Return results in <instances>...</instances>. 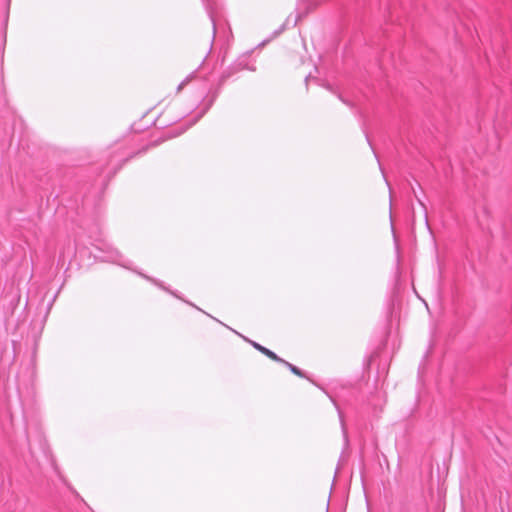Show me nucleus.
<instances>
[{"instance_id": "1", "label": "nucleus", "mask_w": 512, "mask_h": 512, "mask_svg": "<svg viewBox=\"0 0 512 512\" xmlns=\"http://www.w3.org/2000/svg\"><path fill=\"white\" fill-rule=\"evenodd\" d=\"M96 248L105 253V255L99 256L102 260L127 267V263L122 260V255L110 244L100 241Z\"/></svg>"}, {"instance_id": "5", "label": "nucleus", "mask_w": 512, "mask_h": 512, "mask_svg": "<svg viewBox=\"0 0 512 512\" xmlns=\"http://www.w3.org/2000/svg\"><path fill=\"white\" fill-rule=\"evenodd\" d=\"M75 253V246L72 243H68L67 248H63L60 251V258L64 261L66 257H69Z\"/></svg>"}, {"instance_id": "3", "label": "nucleus", "mask_w": 512, "mask_h": 512, "mask_svg": "<svg viewBox=\"0 0 512 512\" xmlns=\"http://www.w3.org/2000/svg\"><path fill=\"white\" fill-rule=\"evenodd\" d=\"M248 341L255 349H257L258 351H260L261 353H263L270 359H272L276 362L283 361L282 358H280L277 354H275L273 351L269 350L268 348L254 342V341H251V340H248Z\"/></svg>"}, {"instance_id": "2", "label": "nucleus", "mask_w": 512, "mask_h": 512, "mask_svg": "<svg viewBox=\"0 0 512 512\" xmlns=\"http://www.w3.org/2000/svg\"><path fill=\"white\" fill-rule=\"evenodd\" d=\"M202 2L204 4L206 12L212 22L213 38H214L215 34H216V16L220 9V5L215 0H202Z\"/></svg>"}, {"instance_id": "13", "label": "nucleus", "mask_w": 512, "mask_h": 512, "mask_svg": "<svg viewBox=\"0 0 512 512\" xmlns=\"http://www.w3.org/2000/svg\"><path fill=\"white\" fill-rule=\"evenodd\" d=\"M163 289L168 291V293H171V290H168L166 287H164Z\"/></svg>"}, {"instance_id": "9", "label": "nucleus", "mask_w": 512, "mask_h": 512, "mask_svg": "<svg viewBox=\"0 0 512 512\" xmlns=\"http://www.w3.org/2000/svg\"><path fill=\"white\" fill-rule=\"evenodd\" d=\"M186 81H187V80H185V81H183V82H181V83L179 84V86H178V90L182 89V87L185 85Z\"/></svg>"}, {"instance_id": "12", "label": "nucleus", "mask_w": 512, "mask_h": 512, "mask_svg": "<svg viewBox=\"0 0 512 512\" xmlns=\"http://www.w3.org/2000/svg\"><path fill=\"white\" fill-rule=\"evenodd\" d=\"M330 400H332V401H333L334 405H335V406H336V408H337V411H338V410H340V409H339V407L336 405L335 401L333 400V397H330Z\"/></svg>"}, {"instance_id": "11", "label": "nucleus", "mask_w": 512, "mask_h": 512, "mask_svg": "<svg viewBox=\"0 0 512 512\" xmlns=\"http://www.w3.org/2000/svg\"><path fill=\"white\" fill-rule=\"evenodd\" d=\"M203 94H206V95L208 96V95L210 94V89L205 90V91L202 93V95H203Z\"/></svg>"}, {"instance_id": "8", "label": "nucleus", "mask_w": 512, "mask_h": 512, "mask_svg": "<svg viewBox=\"0 0 512 512\" xmlns=\"http://www.w3.org/2000/svg\"><path fill=\"white\" fill-rule=\"evenodd\" d=\"M146 278L148 279V277H146ZM149 280H150V278H149ZM151 281H152L154 284L158 285L159 287L164 288V286H163L160 282H158L157 280H155V279H151Z\"/></svg>"}, {"instance_id": "10", "label": "nucleus", "mask_w": 512, "mask_h": 512, "mask_svg": "<svg viewBox=\"0 0 512 512\" xmlns=\"http://www.w3.org/2000/svg\"><path fill=\"white\" fill-rule=\"evenodd\" d=\"M187 128L183 129L182 131H180L179 133L177 134H174L173 137H177L178 135H180L181 133H183Z\"/></svg>"}, {"instance_id": "4", "label": "nucleus", "mask_w": 512, "mask_h": 512, "mask_svg": "<svg viewBox=\"0 0 512 512\" xmlns=\"http://www.w3.org/2000/svg\"><path fill=\"white\" fill-rule=\"evenodd\" d=\"M217 97V92L213 93L210 97V99L208 100V102L205 104V106L201 109V111L195 116V118L193 119V121L190 123V126L191 125H194L200 118H202L204 116V114L211 108V106L213 105L215 99Z\"/></svg>"}, {"instance_id": "6", "label": "nucleus", "mask_w": 512, "mask_h": 512, "mask_svg": "<svg viewBox=\"0 0 512 512\" xmlns=\"http://www.w3.org/2000/svg\"><path fill=\"white\" fill-rule=\"evenodd\" d=\"M279 363H282V364H284L286 367H288V368H289V370H290L293 374H295V375H297V376H300V377H304V373H303V372H302L298 367H296L295 365H293V364H291V363L287 362V361H286V360H284V359H283V361H279Z\"/></svg>"}, {"instance_id": "7", "label": "nucleus", "mask_w": 512, "mask_h": 512, "mask_svg": "<svg viewBox=\"0 0 512 512\" xmlns=\"http://www.w3.org/2000/svg\"><path fill=\"white\" fill-rule=\"evenodd\" d=\"M338 414H339V418H340V423H341V428H342V433H343V437H344L345 446H347L348 445V435H347V430H346V427H345L343 415H342V412L340 410H338Z\"/></svg>"}]
</instances>
